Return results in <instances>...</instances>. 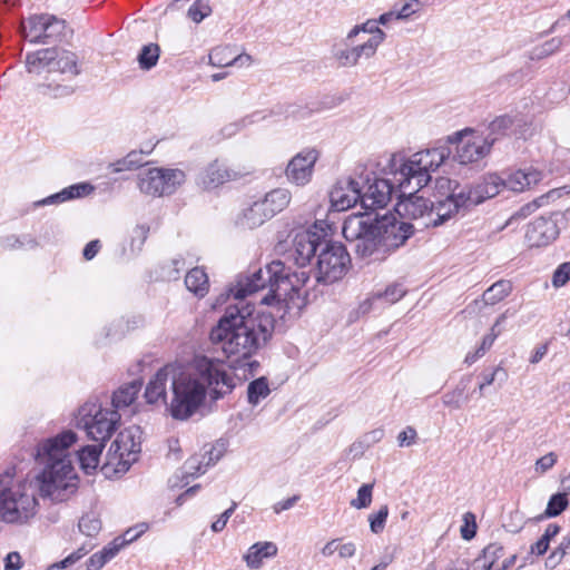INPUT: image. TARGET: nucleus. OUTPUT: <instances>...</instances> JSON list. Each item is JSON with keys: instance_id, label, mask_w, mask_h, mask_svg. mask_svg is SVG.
I'll return each mask as SVG.
<instances>
[{"instance_id": "nucleus-61", "label": "nucleus", "mask_w": 570, "mask_h": 570, "mask_svg": "<svg viewBox=\"0 0 570 570\" xmlns=\"http://www.w3.org/2000/svg\"><path fill=\"white\" fill-rule=\"evenodd\" d=\"M389 517L387 505H382L375 514L368 515L370 529L377 534L384 530L386 519Z\"/></svg>"}, {"instance_id": "nucleus-38", "label": "nucleus", "mask_w": 570, "mask_h": 570, "mask_svg": "<svg viewBox=\"0 0 570 570\" xmlns=\"http://www.w3.org/2000/svg\"><path fill=\"white\" fill-rule=\"evenodd\" d=\"M185 285L196 296L204 297L209 289L208 276L203 268L195 267L187 273Z\"/></svg>"}, {"instance_id": "nucleus-13", "label": "nucleus", "mask_w": 570, "mask_h": 570, "mask_svg": "<svg viewBox=\"0 0 570 570\" xmlns=\"http://www.w3.org/2000/svg\"><path fill=\"white\" fill-rule=\"evenodd\" d=\"M364 187L363 176L340 178L330 191L331 210L344 212L355 206L361 202Z\"/></svg>"}, {"instance_id": "nucleus-42", "label": "nucleus", "mask_w": 570, "mask_h": 570, "mask_svg": "<svg viewBox=\"0 0 570 570\" xmlns=\"http://www.w3.org/2000/svg\"><path fill=\"white\" fill-rule=\"evenodd\" d=\"M271 389L267 379L261 376L248 384L247 401L250 405L256 406L262 400L266 399Z\"/></svg>"}, {"instance_id": "nucleus-25", "label": "nucleus", "mask_w": 570, "mask_h": 570, "mask_svg": "<svg viewBox=\"0 0 570 570\" xmlns=\"http://www.w3.org/2000/svg\"><path fill=\"white\" fill-rule=\"evenodd\" d=\"M253 59L247 53H236L232 47H216L209 53V62L215 67H248Z\"/></svg>"}, {"instance_id": "nucleus-2", "label": "nucleus", "mask_w": 570, "mask_h": 570, "mask_svg": "<svg viewBox=\"0 0 570 570\" xmlns=\"http://www.w3.org/2000/svg\"><path fill=\"white\" fill-rule=\"evenodd\" d=\"M234 387V379L224 362L196 356L185 371L173 364L158 370L148 382L144 396L148 404H163L173 419L185 421L202 406L207 390L213 400H218Z\"/></svg>"}, {"instance_id": "nucleus-20", "label": "nucleus", "mask_w": 570, "mask_h": 570, "mask_svg": "<svg viewBox=\"0 0 570 570\" xmlns=\"http://www.w3.org/2000/svg\"><path fill=\"white\" fill-rule=\"evenodd\" d=\"M469 209L470 206L464 193L460 189V193L446 195L444 198L432 202V219H430V224L433 227L440 226L455 215Z\"/></svg>"}, {"instance_id": "nucleus-15", "label": "nucleus", "mask_w": 570, "mask_h": 570, "mask_svg": "<svg viewBox=\"0 0 570 570\" xmlns=\"http://www.w3.org/2000/svg\"><path fill=\"white\" fill-rule=\"evenodd\" d=\"M363 179L365 187L362 188V207L365 209L385 207L397 188V184L394 183V171L392 173V179L374 178L372 183L368 176L363 177Z\"/></svg>"}, {"instance_id": "nucleus-19", "label": "nucleus", "mask_w": 570, "mask_h": 570, "mask_svg": "<svg viewBox=\"0 0 570 570\" xmlns=\"http://www.w3.org/2000/svg\"><path fill=\"white\" fill-rule=\"evenodd\" d=\"M504 188L503 178L498 174H487L471 186L461 189L471 207L495 197Z\"/></svg>"}, {"instance_id": "nucleus-8", "label": "nucleus", "mask_w": 570, "mask_h": 570, "mask_svg": "<svg viewBox=\"0 0 570 570\" xmlns=\"http://www.w3.org/2000/svg\"><path fill=\"white\" fill-rule=\"evenodd\" d=\"M141 451V430L132 425L120 431L111 443L107 453V462L104 466L106 473L110 468L114 472L126 473L131 464L137 461Z\"/></svg>"}, {"instance_id": "nucleus-7", "label": "nucleus", "mask_w": 570, "mask_h": 570, "mask_svg": "<svg viewBox=\"0 0 570 570\" xmlns=\"http://www.w3.org/2000/svg\"><path fill=\"white\" fill-rule=\"evenodd\" d=\"M120 414L116 410L105 409L97 401L82 404L75 416L76 426L86 431L95 442H106L115 432Z\"/></svg>"}, {"instance_id": "nucleus-64", "label": "nucleus", "mask_w": 570, "mask_h": 570, "mask_svg": "<svg viewBox=\"0 0 570 570\" xmlns=\"http://www.w3.org/2000/svg\"><path fill=\"white\" fill-rule=\"evenodd\" d=\"M465 524L461 528V535L465 540H471L475 535L476 524L474 515L471 512L464 514Z\"/></svg>"}, {"instance_id": "nucleus-41", "label": "nucleus", "mask_w": 570, "mask_h": 570, "mask_svg": "<svg viewBox=\"0 0 570 570\" xmlns=\"http://www.w3.org/2000/svg\"><path fill=\"white\" fill-rule=\"evenodd\" d=\"M512 291L510 281L500 279L492 284L482 295V302L485 305H495L504 299Z\"/></svg>"}, {"instance_id": "nucleus-22", "label": "nucleus", "mask_w": 570, "mask_h": 570, "mask_svg": "<svg viewBox=\"0 0 570 570\" xmlns=\"http://www.w3.org/2000/svg\"><path fill=\"white\" fill-rule=\"evenodd\" d=\"M224 444L217 443L206 450L204 454L190 456L184 463V472L187 476L195 478L206 472L207 468L215 464L224 454Z\"/></svg>"}, {"instance_id": "nucleus-11", "label": "nucleus", "mask_w": 570, "mask_h": 570, "mask_svg": "<svg viewBox=\"0 0 570 570\" xmlns=\"http://www.w3.org/2000/svg\"><path fill=\"white\" fill-rule=\"evenodd\" d=\"M450 141L456 142L453 158L461 165L482 160L490 154L494 145V139L475 135L470 129L455 132L453 137H450Z\"/></svg>"}, {"instance_id": "nucleus-16", "label": "nucleus", "mask_w": 570, "mask_h": 570, "mask_svg": "<svg viewBox=\"0 0 570 570\" xmlns=\"http://www.w3.org/2000/svg\"><path fill=\"white\" fill-rule=\"evenodd\" d=\"M320 157L315 148H305L297 153L287 164L285 176L287 180L296 186L307 185L313 177L314 166Z\"/></svg>"}, {"instance_id": "nucleus-58", "label": "nucleus", "mask_w": 570, "mask_h": 570, "mask_svg": "<svg viewBox=\"0 0 570 570\" xmlns=\"http://www.w3.org/2000/svg\"><path fill=\"white\" fill-rule=\"evenodd\" d=\"M210 13V6L203 0L195 1L187 10V17L196 23L203 21Z\"/></svg>"}, {"instance_id": "nucleus-1", "label": "nucleus", "mask_w": 570, "mask_h": 570, "mask_svg": "<svg viewBox=\"0 0 570 570\" xmlns=\"http://www.w3.org/2000/svg\"><path fill=\"white\" fill-rule=\"evenodd\" d=\"M77 440L73 431L66 430L37 444L36 460L43 465L38 483L16 481L10 473H0L1 521L22 524L33 518L38 507L37 490L53 502L67 501L76 493L79 479L69 449Z\"/></svg>"}, {"instance_id": "nucleus-56", "label": "nucleus", "mask_w": 570, "mask_h": 570, "mask_svg": "<svg viewBox=\"0 0 570 570\" xmlns=\"http://www.w3.org/2000/svg\"><path fill=\"white\" fill-rule=\"evenodd\" d=\"M266 118L263 111H255L249 116L244 117L239 122L230 124L224 128V132L227 136L236 134L240 128H245L252 124L262 121Z\"/></svg>"}, {"instance_id": "nucleus-10", "label": "nucleus", "mask_w": 570, "mask_h": 570, "mask_svg": "<svg viewBox=\"0 0 570 570\" xmlns=\"http://www.w3.org/2000/svg\"><path fill=\"white\" fill-rule=\"evenodd\" d=\"M186 175L174 168H145L137 174L139 190L149 196H168L185 183Z\"/></svg>"}, {"instance_id": "nucleus-3", "label": "nucleus", "mask_w": 570, "mask_h": 570, "mask_svg": "<svg viewBox=\"0 0 570 570\" xmlns=\"http://www.w3.org/2000/svg\"><path fill=\"white\" fill-rule=\"evenodd\" d=\"M275 320L271 314L253 313L247 307L228 306L210 331L213 344L219 345L229 360L228 367L239 379L254 376L257 361L252 356L272 337Z\"/></svg>"}, {"instance_id": "nucleus-32", "label": "nucleus", "mask_w": 570, "mask_h": 570, "mask_svg": "<svg viewBox=\"0 0 570 570\" xmlns=\"http://www.w3.org/2000/svg\"><path fill=\"white\" fill-rule=\"evenodd\" d=\"M56 57V48L41 49L27 55L26 66L30 73H40L43 69L52 72L51 67Z\"/></svg>"}, {"instance_id": "nucleus-57", "label": "nucleus", "mask_w": 570, "mask_h": 570, "mask_svg": "<svg viewBox=\"0 0 570 570\" xmlns=\"http://www.w3.org/2000/svg\"><path fill=\"white\" fill-rule=\"evenodd\" d=\"M146 528L145 524L137 525L135 528L128 529L121 537L116 538L111 546L117 548V553L124 548L126 544L138 539L144 532Z\"/></svg>"}, {"instance_id": "nucleus-30", "label": "nucleus", "mask_w": 570, "mask_h": 570, "mask_svg": "<svg viewBox=\"0 0 570 570\" xmlns=\"http://www.w3.org/2000/svg\"><path fill=\"white\" fill-rule=\"evenodd\" d=\"M94 186L89 183H79L63 188L59 193L50 195L49 197L40 200L37 205H52L60 204L70 199L80 198L87 196L94 191Z\"/></svg>"}, {"instance_id": "nucleus-53", "label": "nucleus", "mask_w": 570, "mask_h": 570, "mask_svg": "<svg viewBox=\"0 0 570 570\" xmlns=\"http://www.w3.org/2000/svg\"><path fill=\"white\" fill-rule=\"evenodd\" d=\"M504 556V548L500 543H490L483 550L484 570H494L499 564L498 560Z\"/></svg>"}, {"instance_id": "nucleus-39", "label": "nucleus", "mask_w": 570, "mask_h": 570, "mask_svg": "<svg viewBox=\"0 0 570 570\" xmlns=\"http://www.w3.org/2000/svg\"><path fill=\"white\" fill-rule=\"evenodd\" d=\"M105 442H97V444L86 445L78 452V460L81 469L90 474L99 464V458Z\"/></svg>"}, {"instance_id": "nucleus-47", "label": "nucleus", "mask_w": 570, "mask_h": 570, "mask_svg": "<svg viewBox=\"0 0 570 570\" xmlns=\"http://www.w3.org/2000/svg\"><path fill=\"white\" fill-rule=\"evenodd\" d=\"M482 382L478 386L479 395L483 396L484 389L493 383L498 382L499 385H503L508 380V372L502 366L494 367L490 373L481 374Z\"/></svg>"}, {"instance_id": "nucleus-5", "label": "nucleus", "mask_w": 570, "mask_h": 570, "mask_svg": "<svg viewBox=\"0 0 570 570\" xmlns=\"http://www.w3.org/2000/svg\"><path fill=\"white\" fill-rule=\"evenodd\" d=\"M376 232L375 219L364 214L350 215L342 227L343 236L354 253L361 258L374 261L382 259L385 255Z\"/></svg>"}, {"instance_id": "nucleus-26", "label": "nucleus", "mask_w": 570, "mask_h": 570, "mask_svg": "<svg viewBox=\"0 0 570 570\" xmlns=\"http://www.w3.org/2000/svg\"><path fill=\"white\" fill-rule=\"evenodd\" d=\"M542 178L543 174L532 167L519 169L511 173L507 179H503L504 188L514 193H521L540 183Z\"/></svg>"}, {"instance_id": "nucleus-27", "label": "nucleus", "mask_w": 570, "mask_h": 570, "mask_svg": "<svg viewBox=\"0 0 570 570\" xmlns=\"http://www.w3.org/2000/svg\"><path fill=\"white\" fill-rule=\"evenodd\" d=\"M48 17L49 13L30 16L27 22H22L20 26L21 36L29 38L31 43H47L46 30Z\"/></svg>"}, {"instance_id": "nucleus-12", "label": "nucleus", "mask_w": 570, "mask_h": 570, "mask_svg": "<svg viewBox=\"0 0 570 570\" xmlns=\"http://www.w3.org/2000/svg\"><path fill=\"white\" fill-rule=\"evenodd\" d=\"M566 212H554L549 216H540L528 224L525 239L530 247H542L554 242L560 234V224L567 219Z\"/></svg>"}, {"instance_id": "nucleus-35", "label": "nucleus", "mask_w": 570, "mask_h": 570, "mask_svg": "<svg viewBox=\"0 0 570 570\" xmlns=\"http://www.w3.org/2000/svg\"><path fill=\"white\" fill-rule=\"evenodd\" d=\"M277 554V547L273 542L254 543L244 556L248 568L258 569L264 558H271Z\"/></svg>"}, {"instance_id": "nucleus-29", "label": "nucleus", "mask_w": 570, "mask_h": 570, "mask_svg": "<svg viewBox=\"0 0 570 570\" xmlns=\"http://www.w3.org/2000/svg\"><path fill=\"white\" fill-rule=\"evenodd\" d=\"M308 281V275L305 272L289 273L286 268L279 276L278 282V298L277 303L285 302L291 292H298Z\"/></svg>"}, {"instance_id": "nucleus-54", "label": "nucleus", "mask_w": 570, "mask_h": 570, "mask_svg": "<svg viewBox=\"0 0 570 570\" xmlns=\"http://www.w3.org/2000/svg\"><path fill=\"white\" fill-rule=\"evenodd\" d=\"M361 32L370 33L371 37H375L379 32L384 31L379 28L376 20L370 19L362 24L354 26L346 35V42L352 45L353 39L357 37Z\"/></svg>"}, {"instance_id": "nucleus-36", "label": "nucleus", "mask_w": 570, "mask_h": 570, "mask_svg": "<svg viewBox=\"0 0 570 570\" xmlns=\"http://www.w3.org/2000/svg\"><path fill=\"white\" fill-rule=\"evenodd\" d=\"M291 193L286 188H276L265 195L261 203L264 205L267 214L274 217L277 213L285 209L291 202Z\"/></svg>"}, {"instance_id": "nucleus-34", "label": "nucleus", "mask_w": 570, "mask_h": 570, "mask_svg": "<svg viewBox=\"0 0 570 570\" xmlns=\"http://www.w3.org/2000/svg\"><path fill=\"white\" fill-rule=\"evenodd\" d=\"M470 383L471 376H462L455 387L442 396L443 405L453 410H460L470 400V395L466 393Z\"/></svg>"}, {"instance_id": "nucleus-45", "label": "nucleus", "mask_w": 570, "mask_h": 570, "mask_svg": "<svg viewBox=\"0 0 570 570\" xmlns=\"http://www.w3.org/2000/svg\"><path fill=\"white\" fill-rule=\"evenodd\" d=\"M561 195H562L561 189H552V190L548 191L547 194L540 196L539 198H537L532 203H528L524 206H522L515 213V216L517 217H527L532 212H534L537 208L548 204L550 199L554 200V199L561 197Z\"/></svg>"}, {"instance_id": "nucleus-23", "label": "nucleus", "mask_w": 570, "mask_h": 570, "mask_svg": "<svg viewBox=\"0 0 570 570\" xmlns=\"http://www.w3.org/2000/svg\"><path fill=\"white\" fill-rule=\"evenodd\" d=\"M524 125L525 120L519 114H505L498 116L489 124V134L485 138H492L495 142L498 139L508 136L509 134H522L520 129Z\"/></svg>"}, {"instance_id": "nucleus-49", "label": "nucleus", "mask_w": 570, "mask_h": 570, "mask_svg": "<svg viewBox=\"0 0 570 570\" xmlns=\"http://www.w3.org/2000/svg\"><path fill=\"white\" fill-rule=\"evenodd\" d=\"M117 554V548L109 543L101 551L94 553L87 560V570H100L109 560Z\"/></svg>"}, {"instance_id": "nucleus-14", "label": "nucleus", "mask_w": 570, "mask_h": 570, "mask_svg": "<svg viewBox=\"0 0 570 570\" xmlns=\"http://www.w3.org/2000/svg\"><path fill=\"white\" fill-rule=\"evenodd\" d=\"M376 233L381 238L384 254L402 246L412 235L414 228L411 224L397 220L394 216L374 218Z\"/></svg>"}, {"instance_id": "nucleus-17", "label": "nucleus", "mask_w": 570, "mask_h": 570, "mask_svg": "<svg viewBox=\"0 0 570 570\" xmlns=\"http://www.w3.org/2000/svg\"><path fill=\"white\" fill-rule=\"evenodd\" d=\"M321 238L316 233L309 230H302L296 233L292 247L288 250V257L297 266L305 267L308 265L315 256H317L321 249Z\"/></svg>"}, {"instance_id": "nucleus-4", "label": "nucleus", "mask_w": 570, "mask_h": 570, "mask_svg": "<svg viewBox=\"0 0 570 570\" xmlns=\"http://www.w3.org/2000/svg\"><path fill=\"white\" fill-rule=\"evenodd\" d=\"M449 155L448 148H432L417 151L401 163L394 170V183L401 196L415 194L425 187Z\"/></svg>"}, {"instance_id": "nucleus-44", "label": "nucleus", "mask_w": 570, "mask_h": 570, "mask_svg": "<svg viewBox=\"0 0 570 570\" xmlns=\"http://www.w3.org/2000/svg\"><path fill=\"white\" fill-rule=\"evenodd\" d=\"M405 294L406 289L401 283H393L383 292H376L375 297L382 305H391L399 302Z\"/></svg>"}, {"instance_id": "nucleus-52", "label": "nucleus", "mask_w": 570, "mask_h": 570, "mask_svg": "<svg viewBox=\"0 0 570 570\" xmlns=\"http://www.w3.org/2000/svg\"><path fill=\"white\" fill-rule=\"evenodd\" d=\"M568 507V499L566 493H556L553 494L547 505L543 515H540L538 519L542 520L544 518H553L559 515L562 511Z\"/></svg>"}, {"instance_id": "nucleus-21", "label": "nucleus", "mask_w": 570, "mask_h": 570, "mask_svg": "<svg viewBox=\"0 0 570 570\" xmlns=\"http://www.w3.org/2000/svg\"><path fill=\"white\" fill-rule=\"evenodd\" d=\"M239 173L228 168L226 164L214 160L199 171L196 183L204 189H214L226 181L235 180L239 177Z\"/></svg>"}, {"instance_id": "nucleus-60", "label": "nucleus", "mask_w": 570, "mask_h": 570, "mask_svg": "<svg viewBox=\"0 0 570 570\" xmlns=\"http://www.w3.org/2000/svg\"><path fill=\"white\" fill-rule=\"evenodd\" d=\"M373 484L365 483L358 491L357 497L351 501V505L355 509H365L372 502Z\"/></svg>"}, {"instance_id": "nucleus-43", "label": "nucleus", "mask_w": 570, "mask_h": 570, "mask_svg": "<svg viewBox=\"0 0 570 570\" xmlns=\"http://www.w3.org/2000/svg\"><path fill=\"white\" fill-rule=\"evenodd\" d=\"M160 49L157 43H148L145 45L139 55H138V63L141 69L149 70L156 66L159 59Z\"/></svg>"}, {"instance_id": "nucleus-50", "label": "nucleus", "mask_w": 570, "mask_h": 570, "mask_svg": "<svg viewBox=\"0 0 570 570\" xmlns=\"http://www.w3.org/2000/svg\"><path fill=\"white\" fill-rule=\"evenodd\" d=\"M568 554H570V532L563 537L561 543L548 556L546 567L554 569Z\"/></svg>"}, {"instance_id": "nucleus-31", "label": "nucleus", "mask_w": 570, "mask_h": 570, "mask_svg": "<svg viewBox=\"0 0 570 570\" xmlns=\"http://www.w3.org/2000/svg\"><path fill=\"white\" fill-rule=\"evenodd\" d=\"M56 57V48L41 49L27 55L26 66L30 73H40L43 69L52 72L51 67Z\"/></svg>"}, {"instance_id": "nucleus-63", "label": "nucleus", "mask_w": 570, "mask_h": 570, "mask_svg": "<svg viewBox=\"0 0 570 570\" xmlns=\"http://www.w3.org/2000/svg\"><path fill=\"white\" fill-rule=\"evenodd\" d=\"M570 281V262L561 264L553 273L552 284L554 287H561Z\"/></svg>"}, {"instance_id": "nucleus-6", "label": "nucleus", "mask_w": 570, "mask_h": 570, "mask_svg": "<svg viewBox=\"0 0 570 570\" xmlns=\"http://www.w3.org/2000/svg\"><path fill=\"white\" fill-rule=\"evenodd\" d=\"M283 272H285L284 263L274 261L249 275H239L228 288L227 297L233 296L235 299H244L248 295L268 288V293L261 299L262 304L272 305L277 303L278 282Z\"/></svg>"}, {"instance_id": "nucleus-51", "label": "nucleus", "mask_w": 570, "mask_h": 570, "mask_svg": "<svg viewBox=\"0 0 570 570\" xmlns=\"http://www.w3.org/2000/svg\"><path fill=\"white\" fill-rule=\"evenodd\" d=\"M78 528L85 535L95 537L101 530V521L95 512H88L80 518Z\"/></svg>"}, {"instance_id": "nucleus-46", "label": "nucleus", "mask_w": 570, "mask_h": 570, "mask_svg": "<svg viewBox=\"0 0 570 570\" xmlns=\"http://www.w3.org/2000/svg\"><path fill=\"white\" fill-rule=\"evenodd\" d=\"M562 43V38H551L541 46L533 48L529 53V58L531 60H541L546 57H549L557 52L561 48Z\"/></svg>"}, {"instance_id": "nucleus-62", "label": "nucleus", "mask_w": 570, "mask_h": 570, "mask_svg": "<svg viewBox=\"0 0 570 570\" xmlns=\"http://www.w3.org/2000/svg\"><path fill=\"white\" fill-rule=\"evenodd\" d=\"M435 189L440 194V197H446V195L460 193V189H463V187H461L456 180H452L448 177H439L435 180Z\"/></svg>"}, {"instance_id": "nucleus-18", "label": "nucleus", "mask_w": 570, "mask_h": 570, "mask_svg": "<svg viewBox=\"0 0 570 570\" xmlns=\"http://www.w3.org/2000/svg\"><path fill=\"white\" fill-rule=\"evenodd\" d=\"M384 39L385 32H379L375 37H370L362 43L336 50L335 59L342 67H354L362 60H368L374 57Z\"/></svg>"}, {"instance_id": "nucleus-48", "label": "nucleus", "mask_w": 570, "mask_h": 570, "mask_svg": "<svg viewBox=\"0 0 570 570\" xmlns=\"http://www.w3.org/2000/svg\"><path fill=\"white\" fill-rule=\"evenodd\" d=\"M151 153L150 150H132L125 158L115 164L114 171L119 173L122 170H131L140 167L144 164L142 156Z\"/></svg>"}, {"instance_id": "nucleus-24", "label": "nucleus", "mask_w": 570, "mask_h": 570, "mask_svg": "<svg viewBox=\"0 0 570 570\" xmlns=\"http://www.w3.org/2000/svg\"><path fill=\"white\" fill-rule=\"evenodd\" d=\"M409 197L402 202L400 210H403L404 215L412 219H424V226H431L430 219H432V202L415 194L407 195Z\"/></svg>"}, {"instance_id": "nucleus-40", "label": "nucleus", "mask_w": 570, "mask_h": 570, "mask_svg": "<svg viewBox=\"0 0 570 570\" xmlns=\"http://www.w3.org/2000/svg\"><path fill=\"white\" fill-rule=\"evenodd\" d=\"M47 20V43L62 41L72 35V29L68 28L63 19H59L53 14H49Z\"/></svg>"}, {"instance_id": "nucleus-59", "label": "nucleus", "mask_w": 570, "mask_h": 570, "mask_svg": "<svg viewBox=\"0 0 570 570\" xmlns=\"http://www.w3.org/2000/svg\"><path fill=\"white\" fill-rule=\"evenodd\" d=\"M524 524L525 518L523 513L519 510H513L508 514L503 527L508 532L518 533L523 529Z\"/></svg>"}, {"instance_id": "nucleus-55", "label": "nucleus", "mask_w": 570, "mask_h": 570, "mask_svg": "<svg viewBox=\"0 0 570 570\" xmlns=\"http://www.w3.org/2000/svg\"><path fill=\"white\" fill-rule=\"evenodd\" d=\"M507 318V312L501 314L495 323L493 324V326L491 327L490 330V333L487 334L482 342H481V345L478 347V350L484 355V353L487 351H489L491 348V346L493 345L494 341L497 340V337L501 334V328L500 326L504 323Z\"/></svg>"}, {"instance_id": "nucleus-28", "label": "nucleus", "mask_w": 570, "mask_h": 570, "mask_svg": "<svg viewBox=\"0 0 570 570\" xmlns=\"http://www.w3.org/2000/svg\"><path fill=\"white\" fill-rule=\"evenodd\" d=\"M271 218L264 205L257 200L242 212L237 218V225L245 229H254Z\"/></svg>"}, {"instance_id": "nucleus-37", "label": "nucleus", "mask_w": 570, "mask_h": 570, "mask_svg": "<svg viewBox=\"0 0 570 570\" xmlns=\"http://www.w3.org/2000/svg\"><path fill=\"white\" fill-rule=\"evenodd\" d=\"M141 390V382L135 380L128 384L120 386L112 395V406L117 411L118 409L129 406L137 397Z\"/></svg>"}, {"instance_id": "nucleus-33", "label": "nucleus", "mask_w": 570, "mask_h": 570, "mask_svg": "<svg viewBox=\"0 0 570 570\" xmlns=\"http://www.w3.org/2000/svg\"><path fill=\"white\" fill-rule=\"evenodd\" d=\"M51 70L52 72L66 73L71 77L78 76L80 73L78 56L72 51L56 48V57Z\"/></svg>"}, {"instance_id": "nucleus-9", "label": "nucleus", "mask_w": 570, "mask_h": 570, "mask_svg": "<svg viewBox=\"0 0 570 570\" xmlns=\"http://www.w3.org/2000/svg\"><path fill=\"white\" fill-rule=\"evenodd\" d=\"M351 262L346 248L341 243L324 239L316 256V279L334 283L347 272Z\"/></svg>"}]
</instances>
